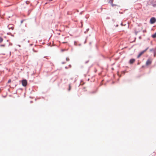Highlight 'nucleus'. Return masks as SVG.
<instances>
[{"mask_svg": "<svg viewBox=\"0 0 156 156\" xmlns=\"http://www.w3.org/2000/svg\"><path fill=\"white\" fill-rule=\"evenodd\" d=\"M143 29L142 26L140 24L138 25L136 28L135 30V32L136 34L140 32Z\"/></svg>", "mask_w": 156, "mask_h": 156, "instance_id": "1", "label": "nucleus"}, {"mask_svg": "<svg viewBox=\"0 0 156 156\" xmlns=\"http://www.w3.org/2000/svg\"><path fill=\"white\" fill-rule=\"evenodd\" d=\"M152 62V59L151 58H148L146 62V65L148 66L151 64Z\"/></svg>", "mask_w": 156, "mask_h": 156, "instance_id": "2", "label": "nucleus"}, {"mask_svg": "<svg viewBox=\"0 0 156 156\" xmlns=\"http://www.w3.org/2000/svg\"><path fill=\"white\" fill-rule=\"evenodd\" d=\"M22 85L23 86L25 87L27 84V81L26 80H23L22 81Z\"/></svg>", "mask_w": 156, "mask_h": 156, "instance_id": "3", "label": "nucleus"}, {"mask_svg": "<svg viewBox=\"0 0 156 156\" xmlns=\"http://www.w3.org/2000/svg\"><path fill=\"white\" fill-rule=\"evenodd\" d=\"M150 21L151 24H153L156 22V19L154 17H152L150 19Z\"/></svg>", "mask_w": 156, "mask_h": 156, "instance_id": "4", "label": "nucleus"}, {"mask_svg": "<svg viewBox=\"0 0 156 156\" xmlns=\"http://www.w3.org/2000/svg\"><path fill=\"white\" fill-rule=\"evenodd\" d=\"M148 48H147L145 50H144L143 51L141 52H140L139 54L137 56V58H139L140 57V56L143 55L148 49Z\"/></svg>", "mask_w": 156, "mask_h": 156, "instance_id": "5", "label": "nucleus"}, {"mask_svg": "<svg viewBox=\"0 0 156 156\" xmlns=\"http://www.w3.org/2000/svg\"><path fill=\"white\" fill-rule=\"evenodd\" d=\"M151 51H153L154 53V57H155L156 55V48L154 49H152L150 50Z\"/></svg>", "mask_w": 156, "mask_h": 156, "instance_id": "6", "label": "nucleus"}, {"mask_svg": "<svg viewBox=\"0 0 156 156\" xmlns=\"http://www.w3.org/2000/svg\"><path fill=\"white\" fill-rule=\"evenodd\" d=\"M135 61V59H134L133 58L131 59L129 61V63L130 64H132Z\"/></svg>", "mask_w": 156, "mask_h": 156, "instance_id": "7", "label": "nucleus"}, {"mask_svg": "<svg viewBox=\"0 0 156 156\" xmlns=\"http://www.w3.org/2000/svg\"><path fill=\"white\" fill-rule=\"evenodd\" d=\"M152 37L153 38H155L156 37V33H155L154 34L152 35Z\"/></svg>", "mask_w": 156, "mask_h": 156, "instance_id": "8", "label": "nucleus"}, {"mask_svg": "<svg viewBox=\"0 0 156 156\" xmlns=\"http://www.w3.org/2000/svg\"><path fill=\"white\" fill-rule=\"evenodd\" d=\"M3 41V39L2 38L0 37V43H1Z\"/></svg>", "mask_w": 156, "mask_h": 156, "instance_id": "9", "label": "nucleus"}, {"mask_svg": "<svg viewBox=\"0 0 156 156\" xmlns=\"http://www.w3.org/2000/svg\"><path fill=\"white\" fill-rule=\"evenodd\" d=\"M71 85H70V84H69V90H69V91L71 90Z\"/></svg>", "mask_w": 156, "mask_h": 156, "instance_id": "10", "label": "nucleus"}, {"mask_svg": "<svg viewBox=\"0 0 156 156\" xmlns=\"http://www.w3.org/2000/svg\"><path fill=\"white\" fill-rule=\"evenodd\" d=\"M66 60L67 61H69V58H66Z\"/></svg>", "mask_w": 156, "mask_h": 156, "instance_id": "11", "label": "nucleus"}, {"mask_svg": "<svg viewBox=\"0 0 156 156\" xmlns=\"http://www.w3.org/2000/svg\"><path fill=\"white\" fill-rule=\"evenodd\" d=\"M152 6L154 7H155L156 6V4H152Z\"/></svg>", "mask_w": 156, "mask_h": 156, "instance_id": "12", "label": "nucleus"}, {"mask_svg": "<svg viewBox=\"0 0 156 156\" xmlns=\"http://www.w3.org/2000/svg\"><path fill=\"white\" fill-rule=\"evenodd\" d=\"M11 80L10 79H9V80H8V83H10V82H11Z\"/></svg>", "mask_w": 156, "mask_h": 156, "instance_id": "13", "label": "nucleus"}, {"mask_svg": "<svg viewBox=\"0 0 156 156\" xmlns=\"http://www.w3.org/2000/svg\"><path fill=\"white\" fill-rule=\"evenodd\" d=\"M143 32H146V30H143Z\"/></svg>", "mask_w": 156, "mask_h": 156, "instance_id": "14", "label": "nucleus"}, {"mask_svg": "<svg viewBox=\"0 0 156 156\" xmlns=\"http://www.w3.org/2000/svg\"><path fill=\"white\" fill-rule=\"evenodd\" d=\"M1 46H2V47H4L5 45H4V44L2 45H1Z\"/></svg>", "mask_w": 156, "mask_h": 156, "instance_id": "15", "label": "nucleus"}, {"mask_svg": "<svg viewBox=\"0 0 156 156\" xmlns=\"http://www.w3.org/2000/svg\"><path fill=\"white\" fill-rule=\"evenodd\" d=\"M47 0L48 1H52L53 0Z\"/></svg>", "mask_w": 156, "mask_h": 156, "instance_id": "16", "label": "nucleus"}, {"mask_svg": "<svg viewBox=\"0 0 156 156\" xmlns=\"http://www.w3.org/2000/svg\"><path fill=\"white\" fill-rule=\"evenodd\" d=\"M95 93L94 92H91V93Z\"/></svg>", "mask_w": 156, "mask_h": 156, "instance_id": "17", "label": "nucleus"}, {"mask_svg": "<svg viewBox=\"0 0 156 156\" xmlns=\"http://www.w3.org/2000/svg\"><path fill=\"white\" fill-rule=\"evenodd\" d=\"M62 50V51H64L65 50Z\"/></svg>", "mask_w": 156, "mask_h": 156, "instance_id": "18", "label": "nucleus"}]
</instances>
